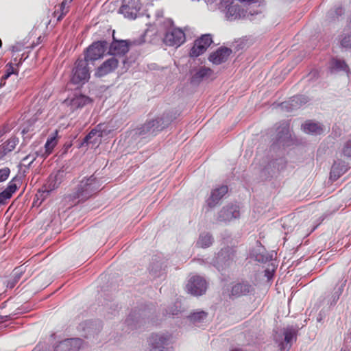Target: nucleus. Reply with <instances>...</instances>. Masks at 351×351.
<instances>
[{"label": "nucleus", "mask_w": 351, "mask_h": 351, "mask_svg": "<svg viewBox=\"0 0 351 351\" xmlns=\"http://www.w3.org/2000/svg\"><path fill=\"white\" fill-rule=\"evenodd\" d=\"M176 117V112L167 110L161 116L147 120L144 124L136 128L134 130L135 134L143 138L154 137L167 128Z\"/></svg>", "instance_id": "f257e3e1"}, {"label": "nucleus", "mask_w": 351, "mask_h": 351, "mask_svg": "<svg viewBox=\"0 0 351 351\" xmlns=\"http://www.w3.org/2000/svg\"><path fill=\"white\" fill-rule=\"evenodd\" d=\"M99 188V180L94 174L84 177L70 194V199L73 201L77 200L78 202H84L95 194Z\"/></svg>", "instance_id": "f03ea898"}, {"label": "nucleus", "mask_w": 351, "mask_h": 351, "mask_svg": "<svg viewBox=\"0 0 351 351\" xmlns=\"http://www.w3.org/2000/svg\"><path fill=\"white\" fill-rule=\"evenodd\" d=\"M90 77L88 62L84 58H78L74 63L70 75V82L81 87L89 80Z\"/></svg>", "instance_id": "7ed1b4c3"}, {"label": "nucleus", "mask_w": 351, "mask_h": 351, "mask_svg": "<svg viewBox=\"0 0 351 351\" xmlns=\"http://www.w3.org/2000/svg\"><path fill=\"white\" fill-rule=\"evenodd\" d=\"M145 42V36H141L134 40H119L113 36L112 41L109 43L107 53L114 56H124L130 50L131 46L141 45Z\"/></svg>", "instance_id": "20e7f679"}, {"label": "nucleus", "mask_w": 351, "mask_h": 351, "mask_svg": "<svg viewBox=\"0 0 351 351\" xmlns=\"http://www.w3.org/2000/svg\"><path fill=\"white\" fill-rule=\"evenodd\" d=\"M236 251L234 247L227 246L222 248L216 255L213 265L219 271L230 267L235 262Z\"/></svg>", "instance_id": "39448f33"}, {"label": "nucleus", "mask_w": 351, "mask_h": 351, "mask_svg": "<svg viewBox=\"0 0 351 351\" xmlns=\"http://www.w3.org/2000/svg\"><path fill=\"white\" fill-rule=\"evenodd\" d=\"M167 22L171 27L166 30L164 43L169 47H180L186 40L184 32L180 28L173 27V21L171 19H167Z\"/></svg>", "instance_id": "423d86ee"}, {"label": "nucleus", "mask_w": 351, "mask_h": 351, "mask_svg": "<svg viewBox=\"0 0 351 351\" xmlns=\"http://www.w3.org/2000/svg\"><path fill=\"white\" fill-rule=\"evenodd\" d=\"M108 42L106 40H100L92 43L84 51V59L88 62H94L102 58L106 52Z\"/></svg>", "instance_id": "0eeeda50"}, {"label": "nucleus", "mask_w": 351, "mask_h": 351, "mask_svg": "<svg viewBox=\"0 0 351 351\" xmlns=\"http://www.w3.org/2000/svg\"><path fill=\"white\" fill-rule=\"evenodd\" d=\"M171 336L165 333H152L148 340V351H171Z\"/></svg>", "instance_id": "6e6552de"}, {"label": "nucleus", "mask_w": 351, "mask_h": 351, "mask_svg": "<svg viewBox=\"0 0 351 351\" xmlns=\"http://www.w3.org/2000/svg\"><path fill=\"white\" fill-rule=\"evenodd\" d=\"M146 312L145 310L133 309L131 311L125 319V324L127 326L125 332H130V330L140 328L146 323Z\"/></svg>", "instance_id": "1a4fd4ad"}, {"label": "nucleus", "mask_w": 351, "mask_h": 351, "mask_svg": "<svg viewBox=\"0 0 351 351\" xmlns=\"http://www.w3.org/2000/svg\"><path fill=\"white\" fill-rule=\"evenodd\" d=\"M213 43L211 34H206L202 35L199 38L194 41L191 47L189 56L191 58H197L202 55Z\"/></svg>", "instance_id": "9d476101"}, {"label": "nucleus", "mask_w": 351, "mask_h": 351, "mask_svg": "<svg viewBox=\"0 0 351 351\" xmlns=\"http://www.w3.org/2000/svg\"><path fill=\"white\" fill-rule=\"evenodd\" d=\"M186 289L190 294L194 296H200L206 293L207 282L206 280L200 276H193L188 281Z\"/></svg>", "instance_id": "9b49d317"}, {"label": "nucleus", "mask_w": 351, "mask_h": 351, "mask_svg": "<svg viewBox=\"0 0 351 351\" xmlns=\"http://www.w3.org/2000/svg\"><path fill=\"white\" fill-rule=\"evenodd\" d=\"M93 102L92 98L80 93H75L71 98H67L64 101L73 112L92 104Z\"/></svg>", "instance_id": "f8f14e48"}, {"label": "nucleus", "mask_w": 351, "mask_h": 351, "mask_svg": "<svg viewBox=\"0 0 351 351\" xmlns=\"http://www.w3.org/2000/svg\"><path fill=\"white\" fill-rule=\"evenodd\" d=\"M287 161L285 158L280 157L271 160L261 170V176L265 180L273 177L276 173L283 170L286 167Z\"/></svg>", "instance_id": "ddd939ff"}, {"label": "nucleus", "mask_w": 351, "mask_h": 351, "mask_svg": "<svg viewBox=\"0 0 351 351\" xmlns=\"http://www.w3.org/2000/svg\"><path fill=\"white\" fill-rule=\"evenodd\" d=\"M141 8L139 0H122L119 13L123 14L125 18L135 19Z\"/></svg>", "instance_id": "4468645a"}, {"label": "nucleus", "mask_w": 351, "mask_h": 351, "mask_svg": "<svg viewBox=\"0 0 351 351\" xmlns=\"http://www.w3.org/2000/svg\"><path fill=\"white\" fill-rule=\"evenodd\" d=\"M240 217L239 206L236 204H228L221 208L218 213L217 220L228 223Z\"/></svg>", "instance_id": "2eb2a0df"}, {"label": "nucleus", "mask_w": 351, "mask_h": 351, "mask_svg": "<svg viewBox=\"0 0 351 351\" xmlns=\"http://www.w3.org/2000/svg\"><path fill=\"white\" fill-rule=\"evenodd\" d=\"M104 124H98L96 127L92 129L80 143V147H88L90 145L93 146L99 144L101 138L103 136Z\"/></svg>", "instance_id": "dca6fc26"}, {"label": "nucleus", "mask_w": 351, "mask_h": 351, "mask_svg": "<svg viewBox=\"0 0 351 351\" xmlns=\"http://www.w3.org/2000/svg\"><path fill=\"white\" fill-rule=\"evenodd\" d=\"M290 141L291 135L289 134V125L286 123H283L277 129L276 137L274 139L271 147L274 149L277 147L289 146Z\"/></svg>", "instance_id": "f3484780"}, {"label": "nucleus", "mask_w": 351, "mask_h": 351, "mask_svg": "<svg viewBox=\"0 0 351 351\" xmlns=\"http://www.w3.org/2000/svg\"><path fill=\"white\" fill-rule=\"evenodd\" d=\"M64 176V171L60 169L54 173L50 174L46 183L43 186V193L48 195L51 191L58 188Z\"/></svg>", "instance_id": "a211bd4d"}, {"label": "nucleus", "mask_w": 351, "mask_h": 351, "mask_svg": "<svg viewBox=\"0 0 351 351\" xmlns=\"http://www.w3.org/2000/svg\"><path fill=\"white\" fill-rule=\"evenodd\" d=\"M250 256L251 258L262 263H266L273 260V254H269L259 241H257L256 246L250 250Z\"/></svg>", "instance_id": "6ab92c4d"}, {"label": "nucleus", "mask_w": 351, "mask_h": 351, "mask_svg": "<svg viewBox=\"0 0 351 351\" xmlns=\"http://www.w3.org/2000/svg\"><path fill=\"white\" fill-rule=\"evenodd\" d=\"M283 335L285 337L284 341H281L278 344V347L280 351H285V350L289 351L293 341L297 339L298 328L293 326L285 328Z\"/></svg>", "instance_id": "aec40b11"}, {"label": "nucleus", "mask_w": 351, "mask_h": 351, "mask_svg": "<svg viewBox=\"0 0 351 351\" xmlns=\"http://www.w3.org/2000/svg\"><path fill=\"white\" fill-rule=\"evenodd\" d=\"M254 287L247 281L237 282L232 287L230 294V298H237L253 293Z\"/></svg>", "instance_id": "412c9836"}, {"label": "nucleus", "mask_w": 351, "mask_h": 351, "mask_svg": "<svg viewBox=\"0 0 351 351\" xmlns=\"http://www.w3.org/2000/svg\"><path fill=\"white\" fill-rule=\"evenodd\" d=\"M308 99L303 95H297L291 97L288 101H285L281 104L282 109H285L287 112H292L299 109L303 105L306 104Z\"/></svg>", "instance_id": "4be33fe9"}, {"label": "nucleus", "mask_w": 351, "mask_h": 351, "mask_svg": "<svg viewBox=\"0 0 351 351\" xmlns=\"http://www.w3.org/2000/svg\"><path fill=\"white\" fill-rule=\"evenodd\" d=\"M232 53V51L230 48L220 47L210 54L208 60L215 65H219L226 62Z\"/></svg>", "instance_id": "5701e85b"}, {"label": "nucleus", "mask_w": 351, "mask_h": 351, "mask_svg": "<svg viewBox=\"0 0 351 351\" xmlns=\"http://www.w3.org/2000/svg\"><path fill=\"white\" fill-rule=\"evenodd\" d=\"M82 342V339L80 338L66 339L56 345L53 351H78Z\"/></svg>", "instance_id": "b1692460"}, {"label": "nucleus", "mask_w": 351, "mask_h": 351, "mask_svg": "<svg viewBox=\"0 0 351 351\" xmlns=\"http://www.w3.org/2000/svg\"><path fill=\"white\" fill-rule=\"evenodd\" d=\"M119 61L115 57H112L104 61L95 71V76L97 77H104L113 72L117 67Z\"/></svg>", "instance_id": "393cba45"}, {"label": "nucleus", "mask_w": 351, "mask_h": 351, "mask_svg": "<svg viewBox=\"0 0 351 351\" xmlns=\"http://www.w3.org/2000/svg\"><path fill=\"white\" fill-rule=\"evenodd\" d=\"M228 189L226 185H221L213 189L210 197L206 199V204L210 208H215L228 193Z\"/></svg>", "instance_id": "a878e982"}, {"label": "nucleus", "mask_w": 351, "mask_h": 351, "mask_svg": "<svg viewBox=\"0 0 351 351\" xmlns=\"http://www.w3.org/2000/svg\"><path fill=\"white\" fill-rule=\"evenodd\" d=\"M225 13L229 21H234L245 16L246 11L241 7L238 2H235L221 10Z\"/></svg>", "instance_id": "bb28decb"}, {"label": "nucleus", "mask_w": 351, "mask_h": 351, "mask_svg": "<svg viewBox=\"0 0 351 351\" xmlns=\"http://www.w3.org/2000/svg\"><path fill=\"white\" fill-rule=\"evenodd\" d=\"M348 169V164L341 160L334 162L330 172V179L332 181L337 180L341 176L345 173Z\"/></svg>", "instance_id": "cd10ccee"}, {"label": "nucleus", "mask_w": 351, "mask_h": 351, "mask_svg": "<svg viewBox=\"0 0 351 351\" xmlns=\"http://www.w3.org/2000/svg\"><path fill=\"white\" fill-rule=\"evenodd\" d=\"M101 303L102 311L104 313H106L108 318H110V315L115 316L118 313L119 305L118 304L112 300L111 297L109 298H104V302H100ZM106 315V314H104Z\"/></svg>", "instance_id": "c85d7f7f"}, {"label": "nucleus", "mask_w": 351, "mask_h": 351, "mask_svg": "<svg viewBox=\"0 0 351 351\" xmlns=\"http://www.w3.org/2000/svg\"><path fill=\"white\" fill-rule=\"evenodd\" d=\"M346 279L341 278V280H339L338 283H337V285L334 287L330 298L328 300V304H329L330 306H335L337 304V301L339 299V297L341 296L344 290V287L346 285Z\"/></svg>", "instance_id": "c756f323"}, {"label": "nucleus", "mask_w": 351, "mask_h": 351, "mask_svg": "<svg viewBox=\"0 0 351 351\" xmlns=\"http://www.w3.org/2000/svg\"><path fill=\"white\" fill-rule=\"evenodd\" d=\"M305 133L313 135H320L324 133V128L322 125L317 123L307 121L302 125Z\"/></svg>", "instance_id": "7c9ffc66"}, {"label": "nucleus", "mask_w": 351, "mask_h": 351, "mask_svg": "<svg viewBox=\"0 0 351 351\" xmlns=\"http://www.w3.org/2000/svg\"><path fill=\"white\" fill-rule=\"evenodd\" d=\"M212 72V70L208 67H201L191 77V83L192 84H199L203 79L208 76Z\"/></svg>", "instance_id": "2f4dec72"}, {"label": "nucleus", "mask_w": 351, "mask_h": 351, "mask_svg": "<svg viewBox=\"0 0 351 351\" xmlns=\"http://www.w3.org/2000/svg\"><path fill=\"white\" fill-rule=\"evenodd\" d=\"M213 237L208 232H204L199 234L196 245L202 248H207L213 243Z\"/></svg>", "instance_id": "473e14b6"}, {"label": "nucleus", "mask_w": 351, "mask_h": 351, "mask_svg": "<svg viewBox=\"0 0 351 351\" xmlns=\"http://www.w3.org/2000/svg\"><path fill=\"white\" fill-rule=\"evenodd\" d=\"M21 183V178L19 176L14 177L8 184L4 191L12 197V195L16 191L19 185Z\"/></svg>", "instance_id": "72a5a7b5"}, {"label": "nucleus", "mask_w": 351, "mask_h": 351, "mask_svg": "<svg viewBox=\"0 0 351 351\" xmlns=\"http://www.w3.org/2000/svg\"><path fill=\"white\" fill-rule=\"evenodd\" d=\"M208 313L204 311H200L191 313L187 317V319L193 324H197L203 322L206 319Z\"/></svg>", "instance_id": "f704fd0d"}, {"label": "nucleus", "mask_w": 351, "mask_h": 351, "mask_svg": "<svg viewBox=\"0 0 351 351\" xmlns=\"http://www.w3.org/2000/svg\"><path fill=\"white\" fill-rule=\"evenodd\" d=\"M330 68L335 71L347 72L348 71V66L346 62L340 59H333L331 62Z\"/></svg>", "instance_id": "c9c22d12"}, {"label": "nucleus", "mask_w": 351, "mask_h": 351, "mask_svg": "<svg viewBox=\"0 0 351 351\" xmlns=\"http://www.w3.org/2000/svg\"><path fill=\"white\" fill-rule=\"evenodd\" d=\"M17 143L18 140H16L15 138L8 140L1 146V152H3V155L7 154L8 152H10L14 149Z\"/></svg>", "instance_id": "e433bc0d"}, {"label": "nucleus", "mask_w": 351, "mask_h": 351, "mask_svg": "<svg viewBox=\"0 0 351 351\" xmlns=\"http://www.w3.org/2000/svg\"><path fill=\"white\" fill-rule=\"evenodd\" d=\"M149 274L154 278L160 277L164 274L162 265L158 263H152L149 267Z\"/></svg>", "instance_id": "4c0bfd02"}, {"label": "nucleus", "mask_w": 351, "mask_h": 351, "mask_svg": "<svg viewBox=\"0 0 351 351\" xmlns=\"http://www.w3.org/2000/svg\"><path fill=\"white\" fill-rule=\"evenodd\" d=\"M23 270L21 267H16L14 269V276L13 278L9 281L8 284V287L10 288H13L16 284L19 281L23 274Z\"/></svg>", "instance_id": "58836bf2"}, {"label": "nucleus", "mask_w": 351, "mask_h": 351, "mask_svg": "<svg viewBox=\"0 0 351 351\" xmlns=\"http://www.w3.org/2000/svg\"><path fill=\"white\" fill-rule=\"evenodd\" d=\"M57 143V139L56 136H51L47 138L45 144V156H47L49 155L52 150L53 149L54 147L56 146Z\"/></svg>", "instance_id": "ea45409f"}, {"label": "nucleus", "mask_w": 351, "mask_h": 351, "mask_svg": "<svg viewBox=\"0 0 351 351\" xmlns=\"http://www.w3.org/2000/svg\"><path fill=\"white\" fill-rule=\"evenodd\" d=\"M181 312V303L178 301L174 302L168 309L165 310V315H178Z\"/></svg>", "instance_id": "a19ab883"}, {"label": "nucleus", "mask_w": 351, "mask_h": 351, "mask_svg": "<svg viewBox=\"0 0 351 351\" xmlns=\"http://www.w3.org/2000/svg\"><path fill=\"white\" fill-rule=\"evenodd\" d=\"M16 73V69L14 68L12 63H9L6 65V69L5 71V73L2 75L1 80V85L2 84V82L3 80H7L9 78L11 75Z\"/></svg>", "instance_id": "79ce46f5"}, {"label": "nucleus", "mask_w": 351, "mask_h": 351, "mask_svg": "<svg viewBox=\"0 0 351 351\" xmlns=\"http://www.w3.org/2000/svg\"><path fill=\"white\" fill-rule=\"evenodd\" d=\"M38 156V153L36 152L34 154H28L27 156H25L22 160L23 162V165L27 168H29Z\"/></svg>", "instance_id": "37998d69"}, {"label": "nucleus", "mask_w": 351, "mask_h": 351, "mask_svg": "<svg viewBox=\"0 0 351 351\" xmlns=\"http://www.w3.org/2000/svg\"><path fill=\"white\" fill-rule=\"evenodd\" d=\"M351 348V330L346 334L344 338L343 346L341 351H349Z\"/></svg>", "instance_id": "c03bdc74"}, {"label": "nucleus", "mask_w": 351, "mask_h": 351, "mask_svg": "<svg viewBox=\"0 0 351 351\" xmlns=\"http://www.w3.org/2000/svg\"><path fill=\"white\" fill-rule=\"evenodd\" d=\"M341 45L343 48H351V33L346 34L341 40Z\"/></svg>", "instance_id": "a18cd8bd"}, {"label": "nucleus", "mask_w": 351, "mask_h": 351, "mask_svg": "<svg viewBox=\"0 0 351 351\" xmlns=\"http://www.w3.org/2000/svg\"><path fill=\"white\" fill-rule=\"evenodd\" d=\"M342 153L345 157L351 159V140L348 141L345 143Z\"/></svg>", "instance_id": "49530a36"}, {"label": "nucleus", "mask_w": 351, "mask_h": 351, "mask_svg": "<svg viewBox=\"0 0 351 351\" xmlns=\"http://www.w3.org/2000/svg\"><path fill=\"white\" fill-rule=\"evenodd\" d=\"M10 173V170L8 167H4L0 169V182L5 181Z\"/></svg>", "instance_id": "de8ad7c7"}, {"label": "nucleus", "mask_w": 351, "mask_h": 351, "mask_svg": "<svg viewBox=\"0 0 351 351\" xmlns=\"http://www.w3.org/2000/svg\"><path fill=\"white\" fill-rule=\"evenodd\" d=\"M237 0H219V2L218 3L219 9L222 10L224 8L228 7L230 5L233 4Z\"/></svg>", "instance_id": "09e8293b"}, {"label": "nucleus", "mask_w": 351, "mask_h": 351, "mask_svg": "<svg viewBox=\"0 0 351 351\" xmlns=\"http://www.w3.org/2000/svg\"><path fill=\"white\" fill-rule=\"evenodd\" d=\"M11 197L3 190L0 193V205H5L7 204V201L10 199Z\"/></svg>", "instance_id": "8fccbe9b"}, {"label": "nucleus", "mask_w": 351, "mask_h": 351, "mask_svg": "<svg viewBox=\"0 0 351 351\" xmlns=\"http://www.w3.org/2000/svg\"><path fill=\"white\" fill-rule=\"evenodd\" d=\"M344 13L343 8L341 6H338L334 10L330 11L331 15L335 14L337 17L341 16Z\"/></svg>", "instance_id": "3c124183"}, {"label": "nucleus", "mask_w": 351, "mask_h": 351, "mask_svg": "<svg viewBox=\"0 0 351 351\" xmlns=\"http://www.w3.org/2000/svg\"><path fill=\"white\" fill-rule=\"evenodd\" d=\"M60 10H61V14L57 16V20L58 21H61L63 17L65 16L66 14V12H64V10L65 8V3L64 2H62L61 4H60Z\"/></svg>", "instance_id": "603ef678"}, {"label": "nucleus", "mask_w": 351, "mask_h": 351, "mask_svg": "<svg viewBox=\"0 0 351 351\" xmlns=\"http://www.w3.org/2000/svg\"><path fill=\"white\" fill-rule=\"evenodd\" d=\"M72 146V143L71 142H66L64 146H63V148H62V154H65L67 153V152L69 151V149Z\"/></svg>", "instance_id": "864d4df0"}, {"label": "nucleus", "mask_w": 351, "mask_h": 351, "mask_svg": "<svg viewBox=\"0 0 351 351\" xmlns=\"http://www.w3.org/2000/svg\"><path fill=\"white\" fill-rule=\"evenodd\" d=\"M13 315L12 314L7 315H0V323L4 322L5 321L10 320L12 318Z\"/></svg>", "instance_id": "5fc2aeb1"}, {"label": "nucleus", "mask_w": 351, "mask_h": 351, "mask_svg": "<svg viewBox=\"0 0 351 351\" xmlns=\"http://www.w3.org/2000/svg\"><path fill=\"white\" fill-rule=\"evenodd\" d=\"M265 275L268 279L271 278L274 276V269L271 271L269 269H266L265 270Z\"/></svg>", "instance_id": "6e6d98bb"}, {"label": "nucleus", "mask_w": 351, "mask_h": 351, "mask_svg": "<svg viewBox=\"0 0 351 351\" xmlns=\"http://www.w3.org/2000/svg\"><path fill=\"white\" fill-rule=\"evenodd\" d=\"M26 58H27V57H25L24 59H23L22 58H20V60H19V62H18V63H15V64L18 66L19 64H22V62H23V61H24Z\"/></svg>", "instance_id": "4d7b16f0"}, {"label": "nucleus", "mask_w": 351, "mask_h": 351, "mask_svg": "<svg viewBox=\"0 0 351 351\" xmlns=\"http://www.w3.org/2000/svg\"><path fill=\"white\" fill-rule=\"evenodd\" d=\"M241 2H246V3H252L254 2V0H239Z\"/></svg>", "instance_id": "13d9d810"}, {"label": "nucleus", "mask_w": 351, "mask_h": 351, "mask_svg": "<svg viewBox=\"0 0 351 351\" xmlns=\"http://www.w3.org/2000/svg\"><path fill=\"white\" fill-rule=\"evenodd\" d=\"M230 351H243V350L241 348H233V349L230 350Z\"/></svg>", "instance_id": "bf43d9fd"}, {"label": "nucleus", "mask_w": 351, "mask_h": 351, "mask_svg": "<svg viewBox=\"0 0 351 351\" xmlns=\"http://www.w3.org/2000/svg\"><path fill=\"white\" fill-rule=\"evenodd\" d=\"M322 319V317H318L317 318V322H321Z\"/></svg>", "instance_id": "052dcab7"}, {"label": "nucleus", "mask_w": 351, "mask_h": 351, "mask_svg": "<svg viewBox=\"0 0 351 351\" xmlns=\"http://www.w3.org/2000/svg\"><path fill=\"white\" fill-rule=\"evenodd\" d=\"M3 132L2 131H0V138L3 136Z\"/></svg>", "instance_id": "680f3d73"}, {"label": "nucleus", "mask_w": 351, "mask_h": 351, "mask_svg": "<svg viewBox=\"0 0 351 351\" xmlns=\"http://www.w3.org/2000/svg\"><path fill=\"white\" fill-rule=\"evenodd\" d=\"M1 46H2V41H1V40L0 39V48L1 47Z\"/></svg>", "instance_id": "e2e57ef3"}, {"label": "nucleus", "mask_w": 351, "mask_h": 351, "mask_svg": "<svg viewBox=\"0 0 351 351\" xmlns=\"http://www.w3.org/2000/svg\"><path fill=\"white\" fill-rule=\"evenodd\" d=\"M198 261H199L201 263L203 262V261H202L201 259H199Z\"/></svg>", "instance_id": "0e129e2a"}]
</instances>
